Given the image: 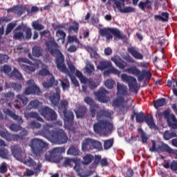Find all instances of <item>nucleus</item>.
<instances>
[{
  "label": "nucleus",
  "instance_id": "obj_50",
  "mask_svg": "<svg viewBox=\"0 0 177 177\" xmlns=\"http://www.w3.org/2000/svg\"><path fill=\"white\" fill-rule=\"evenodd\" d=\"M86 73L91 75L93 71H95V66L91 62H88L85 67Z\"/></svg>",
  "mask_w": 177,
  "mask_h": 177
},
{
  "label": "nucleus",
  "instance_id": "obj_25",
  "mask_svg": "<svg viewBox=\"0 0 177 177\" xmlns=\"http://www.w3.org/2000/svg\"><path fill=\"white\" fill-rule=\"evenodd\" d=\"M144 122H146L150 129H158V127H157L156 123L154 122L153 116H147Z\"/></svg>",
  "mask_w": 177,
  "mask_h": 177
},
{
  "label": "nucleus",
  "instance_id": "obj_52",
  "mask_svg": "<svg viewBox=\"0 0 177 177\" xmlns=\"http://www.w3.org/2000/svg\"><path fill=\"white\" fill-rule=\"evenodd\" d=\"M17 99H19V100H20V102H21V103L24 106H26V104H27V103H28V98L23 94L17 95Z\"/></svg>",
  "mask_w": 177,
  "mask_h": 177
},
{
  "label": "nucleus",
  "instance_id": "obj_18",
  "mask_svg": "<svg viewBox=\"0 0 177 177\" xmlns=\"http://www.w3.org/2000/svg\"><path fill=\"white\" fill-rule=\"evenodd\" d=\"M11 151L17 160H23V156L25 153L23 151V149H21L19 145L12 146L11 148Z\"/></svg>",
  "mask_w": 177,
  "mask_h": 177
},
{
  "label": "nucleus",
  "instance_id": "obj_7",
  "mask_svg": "<svg viewBox=\"0 0 177 177\" xmlns=\"http://www.w3.org/2000/svg\"><path fill=\"white\" fill-rule=\"evenodd\" d=\"M82 151H89V150H98L102 151L103 146L100 141H97L91 138H84L82 142Z\"/></svg>",
  "mask_w": 177,
  "mask_h": 177
},
{
  "label": "nucleus",
  "instance_id": "obj_19",
  "mask_svg": "<svg viewBox=\"0 0 177 177\" xmlns=\"http://www.w3.org/2000/svg\"><path fill=\"white\" fill-rule=\"evenodd\" d=\"M41 89L37 86H28L24 92V95H39Z\"/></svg>",
  "mask_w": 177,
  "mask_h": 177
},
{
  "label": "nucleus",
  "instance_id": "obj_48",
  "mask_svg": "<svg viewBox=\"0 0 177 177\" xmlns=\"http://www.w3.org/2000/svg\"><path fill=\"white\" fill-rule=\"evenodd\" d=\"M60 81L63 91H68L70 89V81H68V79L65 78Z\"/></svg>",
  "mask_w": 177,
  "mask_h": 177
},
{
  "label": "nucleus",
  "instance_id": "obj_55",
  "mask_svg": "<svg viewBox=\"0 0 177 177\" xmlns=\"http://www.w3.org/2000/svg\"><path fill=\"white\" fill-rule=\"evenodd\" d=\"M10 129L12 131V132H19V131H21V126L12 123L10 125Z\"/></svg>",
  "mask_w": 177,
  "mask_h": 177
},
{
  "label": "nucleus",
  "instance_id": "obj_64",
  "mask_svg": "<svg viewBox=\"0 0 177 177\" xmlns=\"http://www.w3.org/2000/svg\"><path fill=\"white\" fill-rule=\"evenodd\" d=\"M133 169H132L131 168H129L127 169V171L125 172V174H124V177H132L133 176Z\"/></svg>",
  "mask_w": 177,
  "mask_h": 177
},
{
  "label": "nucleus",
  "instance_id": "obj_14",
  "mask_svg": "<svg viewBox=\"0 0 177 177\" xmlns=\"http://www.w3.org/2000/svg\"><path fill=\"white\" fill-rule=\"evenodd\" d=\"M65 152L66 148H64V147H55L46 153V160L48 161H52V160H53L56 156H59V154H62V153Z\"/></svg>",
  "mask_w": 177,
  "mask_h": 177
},
{
  "label": "nucleus",
  "instance_id": "obj_53",
  "mask_svg": "<svg viewBox=\"0 0 177 177\" xmlns=\"http://www.w3.org/2000/svg\"><path fill=\"white\" fill-rule=\"evenodd\" d=\"M114 84H115V82L112 79H108L104 82V85L108 89H113V88H114Z\"/></svg>",
  "mask_w": 177,
  "mask_h": 177
},
{
  "label": "nucleus",
  "instance_id": "obj_1",
  "mask_svg": "<svg viewBox=\"0 0 177 177\" xmlns=\"http://www.w3.org/2000/svg\"><path fill=\"white\" fill-rule=\"evenodd\" d=\"M50 128H53V125L46 124L43 129L39 131V135L48 139L51 143L55 145H64L68 140V136L64 130L59 129L56 131H50Z\"/></svg>",
  "mask_w": 177,
  "mask_h": 177
},
{
  "label": "nucleus",
  "instance_id": "obj_16",
  "mask_svg": "<svg viewBox=\"0 0 177 177\" xmlns=\"http://www.w3.org/2000/svg\"><path fill=\"white\" fill-rule=\"evenodd\" d=\"M49 100L53 106L55 107L59 106V103H60V88H55V93L49 96Z\"/></svg>",
  "mask_w": 177,
  "mask_h": 177
},
{
  "label": "nucleus",
  "instance_id": "obj_4",
  "mask_svg": "<svg viewBox=\"0 0 177 177\" xmlns=\"http://www.w3.org/2000/svg\"><path fill=\"white\" fill-rule=\"evenodd\" d=\"M99 34L101 37H105L106 41L113 39V36L118 39H124L125 35L115 28H104L99 30Z\"/></svg>",
  "mask_w": 177,
  "mask_h": 177
},
{
  "label": "nucleus",
  "instance_id": "obj_9",
  "mask_svg": "<svg viewBox=\"0 0 177 177\" xmlns=\"http://www.w3.org/2000/svg\"><path fill=\"white\" fill-rule=\"evenodd\" d=\"M39 113H40L41 115L47 121H56L57 120V113L49 106H45L41 107L39 110Z\"/></svg>",
  "mask_w": 177,
  "mask_h": 177
},
{
  "label": "nucleus",
  "instance_id": "obj_42",
  "mask_svg": "<svg viewBox=\"0 0 177 177\" xmlns=\"http://www.w3.org/2000/svg\"><path fill=\"white\" fill-rule=\"evenodd\" d=\"M11 76L15 77L17 80H19V81H21L23 80V75L19 71V69L14 68L13 70L11 72Z\"/></svg>",
  "mask_w": 177,
  "mask_h": 177
},
{
  "label": "nucleus",
  "instance_id": "obj_39",
  "mask_svg": "<svg viewBox=\"0 0 177 177\" xmlns=\"http://www.w3.org/2000/svg\"><path fill=\"white\" fill-rule=\"evenodd\" d=\"M84 102L86 103V104H88V106H93L95 107V109H99V104H96L95 100H93L91 97H86L84 98Z\"/></svg>",
  "mask_w": 177,
  "mask_h": 177
},
{
  "label": "nucleus",
  "instance_id": "obj_34",
  "mask_svg": "<svg viewBox=\"0 0 177 177\" xmlns=\"http://www.w3.org/2000/svg\"><path fill=\"white\" fill-rule=\"evenodd\" d=\"M117 91L118 96H120V95L122 96H125V95H127V87L122 84H118Z\"/></svg>",
  "mask_w": 177,
  "mask_h": 177
},
{
  "label": "nucleus",
  "instance_id": "obj_59",
  "mask_svg": "<svg viewBox=\"0 0 177 177\" xmlns=\"http://www.w3.org/2000/svg\"><path fill=\"white\" fill-rule=\"evenodd\" d=\"M1 71L5 73V74H9L12 71V67L9 65L5 64L1 67Z\"/></svg>",
  "mask_w": 177,
  "mask_h": 177
},
{
  "label": "nucleus",
  "instance_id": "obj_45",
  "mask_svg": "<svg viewBox=\"0 0 177 177\" xmlns=\"http://www.w3.org/2000/svg\"><path fill=\"white\" fill-rule=\"evenodd\" d=\"M13 39H15L16 41H21V39H24V33L21 31L14 30Z\"/></svg>",
  "mask_w": 177,
  "mask_h": 177
},
{
  "label": "nucleus",
  "instance_id": "obj_49",
  "mask_svg": "<svg viewBox=\"0 0 177 177\" xmlns=\"http://www.w3.org/2000/svg\"><path fill=\"white\" fill-rule=\"evenodd\" d=\"M32 27L35 30L37 31H41L45 28V26L44 25L39 24V21H35L32 23Z\"/></svg>",
  "mask_w": 177,
  "mask_h": 177
},
{
  "label": "nucleus",
  "instance_id": "obj_41",
  "mask_svg": "<svg viewBox=\"0 0 177 177\" xmlns=\"http://www.w3.org/2000/svg\"><path fill=\"white\" fill-rule=\"evenodd\" d=\"M15 10L17 12L18 16H21V15L26 12V8L22 6H16L10 9V12H15Z\"/></svg>",
  "mask_w": 177,
  "mask_h": 177
},
{
  "label": "nucleus",
  "instance_id": "obj_11",
  "mask_svg": "<svg viewBox=\"0 0 177 177\" xmlns=\"http://www.w3.org/2000/svg\"><path fill=\"white\" fill-rule=\"evenodd\" d=\"M64 117V122L65 125L69 131L71 132H75V127H73V125L74 124V113L71 111H65L63 112Z\"/></svg>",
  "mask_w": 177,
  "mask_h": 177
},
{
  "label": "nucleus",
  "instance_id": "obj_46",
  "mask_svg": "<svg viewBox=\"0 0 177 177\" xmlns=\"http://www.w3.org/2000/svg\"><path fill=\"white\" fill-rule=\"evenodd\" d=\"M39 106V101L38 100H31L29 104L27 106L28 110H31V109H38Z\"/></svg>",
  "mask_w": 177,
  "mask_h": 177
},
{
  "label": "nucleus",
  "instance_id": "obj_28",
  "mask_svg": "<svg viewBox=\"0 0 177 177\" xmlns=\"http://www.w3.org/2000/svg\"><path fill=\"white\" fill-rule=\"evenodd\" d=\"M109 67H111V62L109 61H100L99 62L98 66H97V68L98 70H101L103 71V70H106V68H109Z\"/></svg>",
  "mask_w": 177,
  "mask_h": 177
},
{
  "label": "nucleus",
  "instance_id": "obj_57",
  "mask_svg": "<svg viewBox=\"0 0 177 177\" xmlns=\"http://www.w3.org/2000/svg\"><path fill=\"white\" fill-rule=\"evenodd\" d=\"M16 26H17L16 23L8 24L6 30V35L10 34V32H12V30Z\"/></svg>",
  "mask_w": 177,
  "mask_h": 177
},
{
  "label": "nucleus",
  "instance_id": "obj_2",
  "mask_svg": "<svg viewBox=\"0 0 177 177\" xmlns=\"http://www.w3.org/2000/svg\"><path fill=\"white\" fill-rule=\"evenodd\" d=\"M111 118V112L109 110L100 109L97 112L96 120L98 122L94 123L93 131L95 133H100L104 129H106L104 131V136H109L111 134L113 129V123L109 120H103L102 118Z\"/></svg>",
  "mask_w": 177,
  "mask_h": 177
},
{
  "label": "nucleus",
  "instance_id": "obj_21",
  "mask_svg": "<svg viewBox=\"0 0 177 177\" xmlns=\"http://www.w3.org/2000/svg\"><path fill=\"white\" fill-rule=\"evenodd\" d=\"M87 111H88V109L86 108V106L84 105H79L77 106V109L75 111L76 117L77 118H84Z\"/></svg>",
  "mask_w": 177,
  "mask_h": 177
},
{
  "label": "nucleus",
  "instance_id": "obj_10",
  "mask_svg": "<svg viewBox=\"0 0 177 177\" xmlns=\"http://www.w3.org/2000/svg\"><path fill=\"white\" fill-rule=\"evenodd\" d=\"M39 75H41V77H45L46 75H51V77L48 82H43V86L44 88H46V89H48V88H52L53 85L55 86H57L59 84V82L57 80H55V77L52 74H50V72L49 70L46 68H42L39 71Z\"/></svg>",
  "mask_w": 177,
  "mask_h": 177
},
{
  "label": "nucleus",
  "instance_id": "obj_23",
  "mask_svg": "<svg viewBox=\"0 0 177 177\" xmlns=\"http://www.w3.org/2000/svg\"><path fill=\"white\" fill-rule=\"evenodd\" d=\"M83 84H86L89 89H91V91L96 89V88H97V86H99L100 85L99 82H97V80H93L92 79L88 78H86V82H84Z\"/></svg>",
  "mask_w": 177,
  "mask_h": 177
},
{
  "label": "nucleus",
  "instance_id": "obj_61",
  "mask_svg": "<svg viewBox=\"0 0 177 177\" xmlns=\"http://www.w3.org/2000/svg\"><path fill=\"white\" fill-rule=\"evenodd\" d=\"M68 42H69V44H73V42H75V44H80V40L78 38H77V36H68Z\"/></svg>",
  "mask_w": 177,
  "mask_h": 177
},
{
  "label": "nucleus",
  "instance_id": "obj_38",
  "mask_svg": "<svg viewBox=\"0 0 177 177\" xmlns=\"http://www.w3.org/2000/svg\"><path fill=\"white\" fill-rule=\"evenodd\" d=\"M113 145H114V138L104 140V149L109 150L113 147Z\"/></svg>",
  "mask_w": 177,
  "mask_h": 177
},
{
  "label": "nucleus",
  "instance_id": "obj_63",
  "mask_svg": "<svg viewBox=\"0 0 177 177\" xmlns=\"http://www.w3.org/2000/svg\"><path fill=\"white\" fill-rule=\"evenodd\" d=\"M12 88L14 89V91H20L23 88V86H21V84H17V83H12L11 84Z\"/></svg>",
  "mask_w": 177,
  "mask_h": 177
},
{
  "label": "nucleus",
  "instance_id": "obj_40",
  "mask_svg": "<svg viewBox=\"0 0 177 177\" xmlns=\"http://www.w3.org/2000/svg\"><path fill=\"white\" fill-rule=\"evenodd\" d=\"M126 71L133 75H139L140 74V71L136 66H131L127 68Z\"/></svg>",
  "mask_w": 177,
  "mask_h": 177
},
{
  "label": "nucleus",
  "instance_id": "obj_36",
  "mask_svg": "<svg viewBox=\"0 0 177 177\" xmlns=\"http://www.w3.org/2000/svg\"><path fill=\"white\" fill-rule=\"evenodd\" d=\"M67 154L71 156H80V149L78 147H75V146H71L67 151Z\"/></svg>",
  "mask_w": 177,
  "mask_h": 177
},
{
  "label": "nucleus",
  "instance_id": "obj_5",
  "mask_svg": "<svg viewBox=\"0 0 177 177\" xmlns=\"http://www.w3.org/2000/svg\"><path fill=\"white\" fill-rule=\"evenodd\" d=\"M28 135V131L24 129L19 134H12L6 129L0 130V136L7 140V142H18V140H23Z\"/></svg>",
  "mask_w": 177,
  "mask_h": 177
},
{
  "label": "nucleus",
  "instance_id": "obj_6",
  "mask_svg": "<svg viewBox=\"0 0 177 177\" xmlns=\"http://www.w3.org/2000/svg\"><path fill=\"white\" fill-rule=\"evenodd\" d=\"M29 146L36 157H41V154L44 153V149L48 148L49 145L39 138H33Z\"/></svg>",
  "mask_w": 177,
  "mask_h": 177
},
{
  "label": "nucleus",
  "instance_id": "obj_13",
  "mask_svg": "<svg viewBox=\"0 0 177 177\" xmlns=\"http://www.w3.org/2000/svg\"><path fill=\"white\" fill-rule=\"evenodd\" d=\"M109 91L104 88H100L99 91L94 93L95 96H96L98 102L101 103H109L110 102V97L107 96Z\"/></svg>",
  "mask_w": 177,
  "mask_h": 177
},
{
  "label": "nucleus",
  "instance_id": "obj_24",
  "mask_svg": "<svg viewBox=\"0 0 177 177\" xmlns=\"http://www.w3.org/2000/svg\"><path fill=\"white\" fill-rule=\"evenodd\" d=\"M118 57H112L111 58V60L112 62H113V63L115 64V66H117V67H118L119 68H121L122 70H124V68H125V67H127V66H128V64L125 62V61H118Z\"/></svg>",
  "mask_w": 177,
  "mask_h": 177
},
{
  "label": "nucleus",
  "instance_id": "obj_15",
  "mask_svg": "<svg viewBox=\"0 0 177 177\" xmlns=\"http://www.w3.org/2000/svg\"><path fill=\"white\" fill-rule=\"evenodd\" d=\"M115 8L118 9L119 12L121 13H133L135 12V8L131 7V6H127L125 7V3L124 1H120L118 0H113Z\"/></svg>",
  "mask_w": 177,
  "mask_h": 177
},
{
  "label": "nucleus",
  "instance_id": "obj_29",
  "mask_svg": "<svg viewBox=\"0 0 177 177\" xmlns=\"http://www.w3.org/2000/svg\"><path fill=\"white\" fill-rule=\"evenodd\" d=\"M59 110L64 113L65 111H68L67 109H68V101L67 100H61L59 102V105L58 106Z\"/></svg>",
  "mask_w": 177,
  "mask_h": 177
},
{
  "label": "nucleus",
  "instance_id": "obj_56",
  "mask_svg": "<svg viewBox=\"0 0 177 177\" xmlns=\"http://www.w3.org/2000/svg\"><path fill=\"white\" fill-rule=\"evenodd\" d=\"M75 75L76 77H77V78H79L82 84H84V82H86V77H84V75H82V73H81V71L77 70L75 73Z\"/></svg>",
  "mask_w": 177,
  "mask_h": 177
},
{
  "label": "nucleus",
  "instance_id": "obj_3",
  "mask_svg": "<svg viewBox=\"0 0 177 177\" xmlns=\"http://www.w3.org/2000/svg\"><path fill=\"white\" fill-rule=\"evenodd\" d=\"M46 46L48 48L50 53L53 56H57L55 59V63L57 65V68L62 71V73H68V69L64 64V56H63V53L60 51V50L57 48H52L50 46L53 48H57V43L55 41H49L46 42Z\"/></svg>",
  "mask_w": 177,
  "mask_h": 177
},
{
  "label": "nucleus",
  "instance_id": "obj_8",
  "mask_svg": "<svg viewBox=\"0 0 177 177\" xmlns=\"http://www.w3.org/2000/svg\"><path fill=\"white\" fill-rule=\"evenodd\" d=\"M152 146L149 148V151L151 153H169V154H172L174 153L176 154V158H177V150H174L170 148L169 146L165 143H162L157 145L156 140H151Z\"/></svg>",
  "mask_w": 177,
  "mask_h": 177
},
{
  "label": "nucleus",
  "instance_id": "obj_35",
  "mask_svg": "<svg viewBox=\"0 0 177 177\" xmlns=\"http://www.w3.org/2000/svg\"><path fill=\"white\" fill-rule=\"evenodd\" d=\"M165 105V98H160L153 101V106L156 110Z\"/></svg>",
  "mask_w": 177,
  "mask_h": 177
},
{
  "label": "nucleus",
  "instance_id": "obj_30",
  "mask_svg": "<svg viewBox=\"0 0 177 177\" xmlns=\"http://www.w3.org/2000/svg\"><path fill=\"white\" fill-rule=\"evenodd\" d=\"M138 8L141 9V10H145V9H150L151 8V2L150 0H145V2L140 1L138 3Z\"/></svg>",
  "mask_w": 177,
  "mask_h": 177
},
{
  "label": "nucleus",
  "instance_id": "obj_27",
  "mask_svg": "<svg viewBox=\"0 0 177 177\" xmlns=\"http://www.w3.org/2000/svg\"><path fill=\"white\" fill-rule=\"evenodd\" d=\"M73 25H71L68 28V32L71 34V32H75V34H78V30H80V24L76 21H74L72 23Z\"/></svg>",
  "mask_w": 177,
  "mask_h": 177
},
{
  "label": "nucleus",
  "instance_id": "obj_26",
  "mask_svg": "<svg viewBox=\"0 0 177 177\" xmlns=\"http://www.w3.org/2000/svg\"><path fill=\"white\" fill-rule=\"evenodd\" d=\"M170 113L171 111L169 109H167L163 111V117H165V118L167 120V122H169V121H173V122H176V118L175 117V115Z\"/></svg>",
  "mask_w": 177,
  "mask_h": 177
},
{
  "label": "nucleus",
  "instance_id": "obj_22",
  "mask_svg": "<svg viewBox=\"0 0 177 177\" xmlns=\"http://www.w3.org/2000/svg\"><path fill=\"white\" fill-rule=\"evenodd\" d=\"M127 50L135 59H138V60H142L143 59V55L136 50V48L129 47Z\"/></svg>",
  "mask_w": 177,
  "mask_h": 177
},
{
  "label": "nucleus",
  "instance_id": "obj_58",
  "mask_svg": "<svg viewBox=\"0 0 177 177\" xmlns=\"http://www.w3.org/2000/svg\"><path fill=\"white\" fill-rule=\"evenodd\" d=\"M9 61V55L6 54H0V64L8 63Z\"/></svg>",
  "mask_w": 177,
  "mask_h": 177
},
{
  "label": "nucleus",
  "instance_id": "obj_37",
  "mask_svg": "<svg viewBox=\"0 0 177 177\" xmlns=\"http://www.w3.org/2000/svg\"><path fill=\"white\" fill-rule=\"evenodd\" d=\"M172 138H177L176 133L169 132L168 130L164 132L163 139H165V140H169L170 139H172Z\"/></svg>",
  "mask_w": 177,
  "mask_h": 177
},
{
  "label": "nucleus",
  "instance_id": "obj_31",
  "mask_svg": "<svg viewBox=\"0 0 177 177\" xmlns=\"http://www.w3.org/2000/svg\"><path fill=\"white\" fill-rule=\"evenodd\" d=\"M26 118H35L37 121H40V122H44V119L39 116V114L37 112H30L25 115Z\"/></svg>",
  "mask_w": 177,
  "mask_h": 177
},
{
  "label": "nucleus",
  "instance_id": "obj_47",
  "mask_svg": "<svg viewBox=\"0 0 177 177\" xmlns=\"http://www.w3.org/2000/svg\"><path fill=\"white\" fill-rule=\"evenodd\" d=\"M32 55L35 57H41L42 56V50L39 46H35L32 48Z\"/></svg>",
  "mask_w": 177,
  "mask_h": 177
},
{
  "label": "nucleus",
  "instance_id": "obj_20",
  "mask_svg": "<svg viewBox=\"0 0 177 177\" xmlns=\"http://www.w3.org/2000/svg\"><path fill=\"white\" fill-rule=\"evenodd\" d=\"M151 72H150V71L142 70L141 71V73L139 74L138 80L139 81V82H141V81H143V79L145 78V81H147V82H149L151 79Z\"/></svg>",
  "mask_w": 177,
  "mask_h": 177
},
{
  "label": "nucleus",
  "instance_id": "obj_60",
  "mask_svg": "<svg viewBox=\"0 0 177 177\" xmlns=\"http://www.w3.org/2000/svg\"><path fill=\"white\" fill-rule=\"evenodd\" d=\"M26 37L25 39H31V37H32V32L31 31V28H26L25 31Z\"/></svg>",
  "mask_w": 177,
  "mask_h": 177
},
{
  "label": "nucleus",
  "instance_id": "obj_33",
  "mask_svg": "<svg viewBox=\"0 0 177 177\" xmlns=\"http://www.w3.org/2000/svg\"><path fill=\"white\" fill-rule=\"evenodd\" d=\"M124 102H125L124 97L118 96V97L113 100L112 106L113 107H120V106H122Z\"/></svg>",
  "mask_w": 177,
  "mask_h": 177
},
{
  "label": "nucleus",
  "instance_id": "obj_51",
  "mask_svg": "<svg viewBox=\"0 0 177 177\" xmlns=\"http://www.w3.org/2000/svg\"><path fill=\"white\" fill-rule=\"evenodd\" d=\"M138 132L140 133L142 143H147V140L149 139V137H147V135H146V133H145L143 129H138Z\"/></svg>",
  "mask_w": 177,
  "mask_h": 177
},
{
  "label": "nucleus",
  "instance_id": "obj_43",
  "mask_svg": "<svg viewBox=\"0 0 177 177\" xmlns=\"http://www.w3.org/2000/svg\"><path fill=\"white\" fill-rule=\"evenodd\" d=\"M95 157L91 154H86V156H84L83 158V165H89L92 161H93V159Z\"/></svg>",
  "mask_w": 177,
  "mask_h": 177
},
{
  "label": "nucleus",
  "instance_id": "obj_12",
  "mask_svg": "<svg viewBox=\"0 0 177 177\" xmlns=\"http://www.w3.org/2000/svg\"><path fill=\"white\" fill-rule=\"evenodd\" d=\"M121 78L123 82L128 83V86L130 91H135V92L138 91V82L136 81V78L125 73L121 75Z\"/></svg>",
  "mask_w": 177,
  "mask_h": 177
},
{
  "label": "nucleus",
  "instance_id": "obj_54",
  "mask_svg": "<svg viewBox=\"0 0 177 177\" xmlns=\"http://www.w3.org/2000/svg\"><path fill=\"white\" fill-rule=\"evenodd\" d=\"M64 73L68 74V75L71 77L72 84H73L75 87L80 86V83L78 82V80H77V78H75V76L71 75L68 70V73Z\"/></svg>",
  "mask_w": 177,
  "mask_h": 177
},
{
  "label": "nucleus",
  "instance_id": "obj_32",
  "mask_svg": "<svg viewBox=\"0 0 177 177\" xmlns=\"http://www.w3.org/2000/svg\"><path fill=\"white\" fill-rule=\"evenodd\" d=\"M133 114L136 115V120L137 122H145V120H146V116L143 112L136 113L135 111H133Z\"/></svg>",
  "mask_w": 177,
  "mask_h": 177
},
{
  "label": "nucleus",
  "instance_id": "obj_44",
  "mask_svg": "<svg viewBox=\"0 0 177 177\" xmlns=\"http://www.w3.org/2000/svg\"><path fill=\"white\" fill-rule=\"evenodd\" d=\"M21 68L25 71L28 74H31V73H34L35 71V67L31 66L26 64H21Z\"/></svg>",
  "mask_w": 177,
  "mask_h": 177
},
{
  "label": "nucleus",
  "instance_id": "obj_62",
  "mask_svg": "<svg viewBox=\"0 0 177 177\" xmlns=\"http://www.w3.org/2000/svg\"><path fill=\"white\" fill-rule=\"evenodd\" d=\"M0 157L1 158H8V149H0Z\"/></svg>",
  "mask_w": 177,
  "mask_h": 177
},
{
  "label": "nucleus",
  "instance_id": "obj_17",
  "mask_svg": "<svg viewBox=\"0 0 177 177\" xmlns=\"http://www.w3.org/2000/svg\"><path fill=\"white\" fill-rule=\"evenodd\" d=\"M4 114H6V115H8V117H10V118H12L15 121H17V124H23V118L21 116L17 115L13 111H12L9 109H3Z\"/></svg>",
  "mask_w": 177,
  "mask_h": 177
}]
</instances>
